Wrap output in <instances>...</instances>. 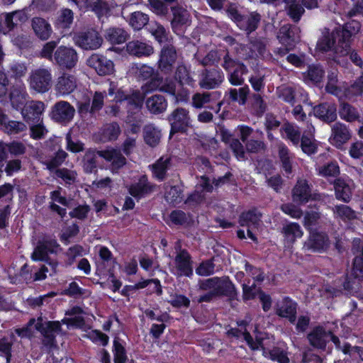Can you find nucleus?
Instances as JSON below:
<instances>
[{"label": "nucleus", "mask_w": 363, "mask_h": 363, "mask_svg": "<svg viewBox=\"0 0 363 363\" xmlns=\"http://www.w3.org/2000/svg\"><path fill=\"white\" fill-rule=\"evenodd\" d=\"M62 250V248L55 237L45 236L38 241L31 254V259L35 262H44L55 270L58 262L52 259L49 255H57Z\"/></svg>", "instance_id": "nucleus-1"}, {"label": "nucleus", "mask_w": 363, "mask_h": 363, "mask_svg": "<svg viewBox=\"0 0 363 363\" xmlns=\"http://www.w3.org/2000/svg\"><path fill=\"white\" fill-rule=\"evenodd\" d=\"M360 28V23L353 21L339 26L332 31L335 41L337 40L336 52L340 56L349 54L353 38L359 32Z\"/></svg>", "instance_id": "nucleus-2"}, {"label": "nucleus", "mask_w": 363, "mask_h": 363, "mask_svg": "<svg viewBox=\"0 0 363 363\" xmlns=\"http://www.w3.org/2000/svg\"><path fill=\"white\" fill-rule=\"evenodd\" d=\"M167 119L170 125V136L176 133H186L192 127L189 112L184 108H175Z\"/></svg>", "instance_id": "nucleus-3"}, {"label": "nucleus", "mask_w": 363, "mask_h": 363, "mask_svg": "<svg viewBox=\"0 0 363 363\" xmlns=\"http://www.w3.org/2000/svg\"><path fill=\"white\" fill-rule=\"evenodd\" d=\"M330 246V240L327 233L318 229H311L307 240L304 242L303 249L311 253H323Z\"/></svg>", "instance_id": "nucleus-4"}, {"label": "nucleus", "mask_w": 363, "mask_h": 363, "mask_svg": "<svg viewBox=\"0 0 363 363\" xmlns=\"http://www.w3.org/2000/svg\"><path fill=\"white\" fill-rule=\"evenodd\" d=\"M73 40L74 44L84 50H96L103 43L101 35L94 28L75 33Z\"/></svg>", "instance_id": "nucleus-5"}, {"label": "nucleus", "mask_w": 363, "mask_h": 363, "mask_svg": "<svg viewBox=\"0 0 363 363\" xmlns=\"http://www.w3.org/2000/svg\"><path fill=\"white\" fill-rule=\"evenodd\" d=\"M78 62L77 51L70 47L60 45L54 52L53 63L62 69H72Z\"/></svg>", "instance_id": "nucleus-6"}, {"label": "nucleus", "mask_w": 363, "mask_h": 363, "mask_svg": "<svg viewBox=\"0 0 363 363\" xmlns=\"http://www.w3.org/2000/svg\"><path fill=\"white\" fill-rule=\"evenodd\" d=\"M30 86L38 93H45L52 85V74L50 69L38 68L31 72Z\"/></svg>", "instance_id": "nucleus-7"}, {"label": "nucleus", "mask_w": 363, "mask_h": 363, "mask_svg": "<svg viewBox=\"0 0 363 363\" xmlns=\"http://www.w3.org/2000/svg\"><path fill=\"white\" fill-rule=\"evenodd\" d=\"M298 303L289 296H284L274 306L275 314L294 324L297 318Z\"/></svg>", "instance_id": "nucleus-8"}, {"label": "nucleus", "mask_w": 363, "mask_h": 363, "mask_svg": "<svg viewBox=\"0 0 363 363\" xmlns=\"http://www.w3.org/2000/svg\"><path fill=\"white\" fill-rule=\"evenodd\" d=\"M199 85L206 89H213L218 87L224 80L223 71L218 67L205 68L201 74Z\"/></svg>", "instance_id": "nucleus-9"}, {"label": "nucleus", "mask_w": 363, "mask_h": 363, "mask_svg": "<svg viewBox=\"0 0 363 363\" xmlns=\"http://www.w3.org/2000/svg\"><path fill=\"white\" fill-rule=\"evenodd\" d=\"M298 30V28L296 26L289 24L284 25L279 28L277 38L285 47V51H281L282 55L295 48L300 38Z\"/></svg>", "instance_id": "nucleus-10"}, {"label": "nucleus", "mask_w": 363, "mask_h": 363, "mask_svg": "<svg viewBox=\"0 0 363 363\" xmlns=\"http://www.w3.org/2000/svg\"><path fill=\"white\" fill-rule=\"evenodd\" d=\"M89 67L93 68L99 76L111 75L114 72V63L103 55L92 54L86 60Z\"/></svg>", "instance_id": "nucleus-11"}, {"label": "nucleus", "mask_w": 363, "mask_h": 363, "mask_svg": "<svg viewBox=\"0 0 363 363\" xmlns=\"http://www.w3.org/2000/svg\"><path fill=\"white\" fill-rule=\"evenodd\" d=\"M312 187L306 179H298L291 191L293 201L298 205H305L310 201L314 200Z\"/></svg>", "instance_id": "nucleus-12"}, {"label": "nucleus", "mask_w": 363, "mask_h": 363, "mask_svg": "<svg viewBox=\"0 0 363 363\" xmlns=\"http://www.w3.org/2000/svg\"><path fill=\"white\" fill-rule=\"evenodd\" d=\"M74 113V108L69 102L60 101L52 107L50 116L55 122L67 123L73 118Z\"/></svg>", "instance_id": "nucleus-13"}, {"label": "nucleus", "mask_w": 363, "mask_h": 363, "mask_svg": "<svg viewBox=\"0 0 363 363\" xmlns=\"http://www.w3.org/2000/svg\"><path fill=\"white\" fill-rule=\"evenodd\" d=\"M44 110L45 104L43 102L31 101L21 110V112L26 122L29 124H34L42 122V115Z\"/></svg>", "instance_id": "nucleus-14"}, {"label": "nucleus", "mask_w": 363, "mask_h": 363, "mask_svg": "<svg viewBox=\"0 0 363 363\" xmlns=\"http://www.w3.org/2000/svg\"><path fill=\"white\" fill-rule=\"evenodd\" d=\"M176 60L177 51L172 43L165 45L161 49L158 67L162 72L169 74L172 71Z\"/></svg>", "instance_id": "nucleus-15"}, {"label": "nucleus", "mask_w": 363, "mask_h": 363, "mask_svg": "<svg viewBox=\"0 0 363 363\" xmlns=\"http://www.w3.org/2000/svg\"><path fill=\"white\" fill-rule=\"evenodd\" d=\"M155 186L148 180L147 176L143 174L140 177L137 182L131 184L128 188V194L135 198L138 201L151 194Z\"/></svg>", "instance_id": "nucleus-16"}, {"label": "nucleus", "mask_w": 363, "mask_h": 363, "mask_svg": "<svg viewBox=\"0 0 363 363\" xmlns=\"http://www.w3.org/2000/svg\"><path fill=\"white\" fill-rule=\"evenodd\" d=\"M28 96L26 88L23 83L12 85L10 87L9 94H7L12 108L16 111H21L27 104Z\"/></svg>", "instance_id": "nucleus-17"}, {"label": "nucleus", "mask_w": 363, "mask_h": 363, "mask_svg": "<svg viewBox=\"0 0 363 363\" xmlns=\"http://www.w3.org/2000/svg\"><path fill=\"white\" fill-rule=\"evenodd\" d=\"M213 291L216 297L225 296L230 301H240L238 289L228 277L223 279L219 277V281Z\"/></svg>", "instance_id": "nucleus-18"}, {"label": "nucleus", "mask_w": 363, "mask_h": 363, "mask_svg": "<svg viewBox=\"0 0 363 363\" xmlns=\"http://www.w3.org/2000/svg\"><path fill=\"white\" fill-rule=\"evenodd\" d=\"M176 269L179 276H193V261L190 253L186 249L180 250L174 258Z\"/></svg>", "instance_id": "nucleus-19"}, {"label": "nucleus", "mask_w": 363, "mask_h": 363, "mask_svg": "<svg viewBox=\"0 0 363 363\" xmlns=\"http://www.w3.org/2000/svg\"><path fill=\"white\" fill-rule=\"evenodd\" d=\"M313 113L316 118L327 123L337 119V106L332 102H323L315 106Z\"/></svg>", "instance_id": "nucleus-20"}, {"label": "nucleus", "mask_w": 363, "mask_h": 363, "mask_svg": "<svg viewBox=\"0 0 363 363\" xmlns=\"http://www.w3.org/2000/svg\"><path fill=\"white\" fill-rule=\"evenodd\" d=\"M74 21V12L70 9H62L56 18L54 26L63 35L69 31Z\"/></svg>", "instance_id": "nucleus-21"}, {"label": "nucleus", "mask_w": 363, "mask_h": 363, "mask_svg": "<svg viewBox=\"0 0 363 363\" xmlns=\"http://www.w3.org/2000/svg\"><path fill=\"white\" fill-rule=\"evenodd\" d=\"M308 340L311 346L324 350L328 342V331L320 325L315 326L308 334Z\"/></svg>", "instance_id": "nucleus-22"}, {"label": "nucleus", "mask_w": 363, "mask_h": 363, "mask_svg": "<svg viewBox=\"0 0 363 363\" xmlns=\"http://www.w3.org/2000/svg\"><path fill=\"white\" fill-rule=\"evenodd\" d=\"M172 165V160L170 157H161L151 165L152 176L159 182H163L167 178V171Z\"/></svg>", "instance_id": "nucleus-23"}, {"label": "nucleus", "mask_w": 363, "mask_h": 363, "mask_svg": "<svg viewBox=\"0 0 363 363\" xmlns=\"http://www.w3.org/2000/svg\"><path fill=\"white\" fill-rule=\"evenodd\" d=\"M335 39L333 34V32H330L328 28H325L322 33L321 37L318 40L315 50L318 53L324 54L330 51L336 50L335 48ZM335 53L336 51L335 52Z\"/></svg>", "instance_id": "nucleus-24"}, {"label": "nucleus", "mask_w": 363, "mask_h": 363, "mask_svg": "<svg viewBox=\"0 0 363 363\" xmlns=\"http://www.w3.org/2000/svg\"><path fill=\"white\" fill-rule=\"evenodd\" d=\"M77 87V79L74 75L63 73L59 77L55 85L56 91L61 95L72 93Z\"/></svg>", "instance_id": "nucleus-25"}, {"label": "nucleus", "mask_w": 363, "mask_h": 363, "mask_svg": "<svg viewBox=\"0 0 363 363\" xmlns=\"http://www.w3.org/2000/svg\"><path fill=\"white\" fill-rule=\"evenodd\" d=\"M32 28L35 35L41 40H47L52 33L50 24L44 18L35 17L32 20Z\"/></svg>", "instance_id": "nucleus-26"}, {"label": "nucleus", "mask_w": 363, "mask_h": 363, "mask_svg": "<svg viewBox=\"0 0 363 363\" xmlns=\"http://www.w3.org/2000/svg\"><path fill=\"white\" fill-rule=\"evenodd\" d=\"M126 50L131 55L138 57H147L153 53L152 45L139 40H133L126 44Z\"/></svg>", "instance_id": "nucleus-27"}, {"label": "nucleus", "mask_w": 363, "mask_h": 363, "mask_svg": "<svg viewBox=\"0 0 363 363\" xmlns=\"http://www.w3.org/2000/svg\"><path fill=\"white\" fill-rule=\"evenodd\" d=\"M174 81H176L180 86L194 87L196 81L191 74V70L185 65H179L175 70L174 75Z\"/></svg>", "instance_id": "nucleus-28"}, {"label": "nucleus", "mask_w": 363, "mask_h": 363, "mask_svg": "<svg viewBox=\"0 0 363 363\" xmlns=\"http://www.w3.org/2000/svg\"><path fill=\"white\" fill-rule=\"evenodd\" d=\"M261 20V16L257 12H251L249 14H242V18L237 25L241 30L251 33L257 30Z\"/></svg>", "instance_id": "nucleus-29"}, {"label": "nucleus", "mask_w": 363, "mask_h": 363, "mask_svg": "<svg viewBox=\"0 0 363 363\" xmlns=\"http://www.w3.org/2000/svg\"><path fill=\"white\" fill-rule=\"evenodd\" d=\"M104 37L111 44L120 45L126 42L129 34L122 28L111 27L106 30Z\"/></svg>", "instance_id": "nucleus-30"}, {"label": "nucleus", "mask_w": 363, "mask_h": 363, "mask_svg": "<svg viewBox=\"0 0 363 363\" xmlns=\"http://www.w3.org/2000/svg\"><path fill=\"white\" fill-rule=\"evenodd\" d=\"M148 111L153 114H160L166 111L167 101L165 97L160 94H155L147 99L145 101Z\"/></svg>", "instance_id": "nucleus-31"}, {"label": "nucleus", "mask_w": 363, "mask_h": 363, "mask_svg": "<svg viewBox=\"0 0 363 363\" xmlns=\"http://www.w3.org/2000/svg\"><path fill=\"white\" fill-rule=\"evenodd\" d=\"M333 140L337 147H340L351 138V134L347 126L341 123H336L332 128Z\"/></svg>", "instance_id": "nucleus-32"}, {"label": "nucleus", "mask_w": 363, "mask_h": 363, "mask_svg": "<svg viewBox=\"0 0 363 363\" xmlns=\"http://www.w3.org/2000/svg\"><path fill=\"white\" fill-rule=\"evenodd\" d=\"M121 133V127L118 122L106 123L100 130L101 140L103 142L116 140Z\"/></svg>", "instance_id": "nucleus-33"}, {"label": "nucleus", "mask_w": 363, "mask_h": 363, "mask_svg": "<svg viewBox=\"0 0 363 363\" xmlns=\"http://www.w3.org/2000/svg\"><path fill=\"white\" fill-rule=\"evenodd\" d=\"M281 233L284 235L285 240L289 244H294L297 238L303 236V231L301 226L297 223H289L284 225Z\"/></svg>", "instance_id": "nucleus-34"}, {"label": "nucleus", "mask_w": 363, "mask_h": 363, "mask_svg": "<svg viewBox=\"0 0 363 363\" xmlns=\"http://www.w3.org/2000/svg\"><path fill=\"white\" fill-rule=\"evenodd\" d=\"M333 185L336 199L345 203L350 202L352 197V191L345 180L340 178L336 179Z\"/></svg>", "instance_id": "nucleus-35"}, {"label": "nucleus", "mask_w": 363, "mask_h": 363, "mask_svg": "<svg viewBox=\"0 0 363 363\" xmlns=\"http://www.w3.org/2000/svg\"><path fill=\"white\" fill-rule=\"evenodd\" d=\"M340 117L347 122L359 121L360 115L357 108L347 102H343L339 108Z\"/></svg>", "instance_id": "nucleus-36"}, {"label": "nucleus", "mask_w": 363, "mask_h": 363, "mask_svg": "<svg viewBox=\"0 0 363 363\" xmlns=\"http://www.w3.org/2000/svg\"><path fill=\"white\" fill-rule=\"evenodd\" d=\"M281 133L286 134L285 138L289 140L294 146H298L301 140V131L298 127L294 126L289 122L283 124L280 129Z\"/></svg>", "instance_id": "nucleus-37"}, {"label": "nucleus", "mask_w": 363, "mask_h": 363, "mask_svg": "<svg viewBox=\"0 0 363 363\" xmlns=\"http://www.w3.org/2000/svg\"><path fill=\"white\" fill-rule=\"evenodd\" d=\"M84 6L87 10L94 12L99 18L104 16L109 11L108 4L105 0H84Z\"/></svg>", "instance_id": "nucleus-38"}, {"label": "nucleus", "mask_w": 363, "mask_h": 363, "mask_svg": "<svg viewBox=\"0 0 363 363\" xmlns=\"http://www.w3.org/2000/svg\"><path fill=\"white\" fill-rule=\"evenodd\" d=\"M67 157L68 154L65 150L59 149L50 159L42 163L46 166L47 169L50 172H55V170L60 169L59 167L64 163Z\"/></svg>", "instance_id": "nucleus-39"}, {"label": "nucleus", "mask_w": 363, "mask_h": 363, "mask_svg": "<svg viewBox=\"0 0 363 363\" xmlns=\"http://www.w3.org/2000/svg\"><path fill=\"white\" fill-rule=\"evenodd\" d=\"M123 342L116 337L113 342V353L114 363H126L128 360L127 352Z\"/></svg>", "instance_id": "nucleus-40"}, {"label": "nucleus", "mask_w": 363, "mask_h": 363, "mask_svg": "<svg viewBox=\"0 0 363 363\" xmlns=\"http://www.w3.org/2000/svg\"><path fill=\"white\" fill-rule=\"evenodd\" d=\"M247 72L248 69L244 63L238 64L235 69L229 72L228 80L233 86L242 85L244 83L243 75Z\"/></svg>", "instance_id": "nucleus-41"}, {"label": "nucleus", "mask_w": 363, "mask_h": 363, "mask_svg": "<svg viewBox=\"0 0 363 363\" xmlns=\"http://www.w3.org/2000/svg\"><path fill=\"white\" fill-rule=\"evenodd\" d=\"M242 337L251 350L256 351L262 349L263 351V355L267 357V349L264 346L263 339L262 337L256 336L255 340H254L247 330L243 331Z\"/></svg>", "instance_id": "nucleus-42"}, {"label": "nucleus", "mask_w": 363, "mask_h": 363, "mask_svg": "<svg viewBox=\"0 0 363 363\" xmlns=\"http://www.w3.org/2000/svg\"><path fill=\"white\" fill-rule=\"evenodd\" d=\"M340 172V167L335 160L327 162L318 167V175L325 178L337 177Z\"/></svg>", "instance_id": "nucleus-43"}, {"label": "nucleus", "mask_w": 363, "mask_h": 363, "mask_svg": "<svg viewBox=\"0 0 363 363\" xmlns=\"http://www.w3.org/2000/svg\"><path fill=\"white\" fill-rule=\"evenodd\" d=\"M143 138L147 145L155 147L159 144L160 133L152 125H146L143 129Z\"/></svg>", "instance_id": "nucleus-44"}, {"label": "nucleus", "mask_w": 363, "mask_h": 363, "mask_svg": "<svg viewBox=\"0 0 363 363\" xmlns=\"http://www.w3.org/2000/svg\"><path fill=\"white\" fill-rule=\"evenodd\" d=\"M333 213L336 217L340 218L344 221L352 220L357 217L355 211L349 206L344 204L335 206Z\"/></svg>", "instance_id": "nucleus-45"}, {"label": "nucleus", "mask_w": 363, "mask_h": 363, "mask_svg": "<svg viewBox=\"0 0 363 363\" xmlns=\"http://www.w3.org/2000/svg\"><path fill=\"white\" fill-rule=\"evenodd\" d=\"M279 157L281 163V168L289 175L292 173V164L289 156V150L284 144L279 148Z\"/></svg>", "instance_id": "nucleus-46"}, {"label": "nucleus", "mask_w": 363, "mask_h": 363, "mask_svg": "<svg viewBox=\"0 0 363 363\" xmlns=\"http://www.w3.org/2000/svg\"><path fill=\"white\" fill-rule=\"evenodd\" d=\"M169 221L166 223L171 226L173 225H184L189 222V217L186 213L179 209L173 210L170 212L168 216Z\"/></svg>", "instance_id": "nucleus-47"}, {"label": "nucleus", "mask_w": 363, "mask_h": 363, "mask_svg": "<svg viewBox=\"0 0 363 363\" xmlns=\"http://www.w3.org/2000/svg\"><path fill=\"white\" fill-rule=\"evenodd\" d=\"M151 33L161 46L172 44V38L169 36V32L163 26L157 25L155 29L152 30Z\"/></svg>", "instance_id": "nucleus-48"}, {"label": "nucleus", "mask_w": 363, "mask_h": 363, "mask_svg": "<svg viewBox=\"0 0 363 363\" xmlns=\"http://www.w3.org/2000/svg\"><path fill=\"white\" fill-rule=\"evenodd\" d=\"M352 274L355 278L363 279V245L359 247L352 261Z\"/></svg>", "instance_id": "nucleus-49"}, {"label": "nucleus", "mask_w": 363, "mask_h": 363, "mask_svg": "<svg viewBox=\"0 0 363 363\" xmlns=\"http://www.w3.org/2000/svg\"><path fill=\"white\" fill-rule=\"evenodd\" d=\"M267 357L279 363H289L286 350L280 347H273L272 349L267 350Z\"/></svg>", "instance_id": "nucleus-50"}, {"label": "nucleus", "mask_w": 363, "mask_h": 363, "mask_svg": "<svg viewBox=\"0 0 363 363\" xmlns=\"http://www.w3.org/2000/svg\"><path fill=\"white\" fill-rule=\"evenodd\" d=\"M97 156L98 154L96 151L88 150L83 159L84 170L86 173H92L97 167Z\"/></svg>", "instance_id": "nucleus-51"}, {"label": "nucleus", "mask_w": 363, "mask_h": 363, "mask_svg": "<svg viewBox=\"0 0 363 363\" xmlns=\"http://www.w3.org/2000/svg\"><path fill=\"white\" fill-rule=\"evenodd\" d=\"M250 89L247 85L240 87L238 90L230 89L229 97L232 101L238 102L240 105H245L247 101Z\"/></svg>", "instance_id": "nucleus-52"}, {"label": "nucleus", "mask_w": 363, "mask_h": 363, "mask_svg": "<svg viewBox=\"0 0 363 363\" xmlns=\"http://www.w3.org/2000/svg\"><path fill=\"white\" fill-rule=\"evenodd\" d=\"M148 21V15L141 11H135L130 15L129 23L133 29L139 30L147 25Z\"/></svg>", "instance_id": "nucleus-53"}, {"label": "nucleus", "mask_w": 363, "mask_h": 363, "mask_svg": "<svg viewBox=\"0 0 363 363\" xmlns=\"http://www.w3.org/2000/svg\"><path fill=\"white\" fill-rule=\"evenodd\" d=\"M141 86L142 92L146 95L150 92H152L156 90L160 91V88L161 84L162 82V77L160 75L159 73H157L152 77L145 81Z\"/></svg>", "instance_id": "nucleus-54"}, {"label": "nucleus", "mask_w": 363, "mask_h": 363, "mask_svg": "<svg viewBox=\"0 0 363 363\" xmlns=\"http://www.w3.org/2000/svg\"><path fill=\"white\" fill-rule=\"evenodd\" d=\"M141 86L142 92L146 95L150 92H152L156 90L160 91V88L161 84L162 82V77L160 75L159 73H157L152 77L145 81Z\"/></svg>", "instance_id": "nucleus-55"}, {"label": "nucleus", "mask_w": 363, "mask_h": 363, "mask_svg": "<svg viewBox=\"0 0 363 363\" xmlns=\"http://www.w3.org/2000/svg\"><path fill=\"white\" fill-rule=\"evenodd\" d=\"M166 199L173 205L181 203L184 201V191L182 186H172L167 192Z\"/></svg>", "instance_id": "nucleus-56"}, {"label": "nucleus", "mask_w": 363, "mask_h": 363, "mask_svg": "<svg viewBox=\"0 0 363 363\" xmlns=\"http://www.w3.org/2000/svg\"><path fill=\"white\" fill-rule=\"evenodd\" d=\"M160 91L172 96L174 98L175 102L183 101L181 96L176 93L175 81L172 79L166 78L164 80L162 79Z\"/></svg>", "instance_id": "nucleus-57"}, {"label": "nucleus", "mask_w": 363, "mask_h": 363, "mask_svg": "<svg viewBox=\"0 0 363 363\" xmlns=\"http://www.w3.org/2000/svg\"><path fill=\"white\" fill-rule=\"evenodd\" d=\"M150 284H153L154 285H155V290L149 289L150 292L148 294H152L155 293L157 296H161L163 292L162 286L160 279H158L157 278L143 279V281H138L136 284H135V287L136 288V290H139L145 289Z\"/></svg>", "instance_id": "nucleus-58"}, {"label": "nucleus", "mask_w": 363, "mask_h": 363, "mask_svg": "<svg viewBox=\"0 0 363 363\" xmlns=\"http://www.w3.org/2000/svg\"><path fill=\"white\" fill-rule=\"evenodd\" d=\"M259 218L256 209H250L242 212L239 216V224L244 226H249L250 224H256Z\"/></svg>", "instance_id": "nucleus-59"}, {"label": "nucleus", "mask_w": 363, "mask_h": 363, "mask_svg": "<svg viewBox=\"0 0 363 363\" xmlns=\"http://www.w3.org/2000/svg\"><path fill=\"white\" fill-rule=\"evenodd\" d=\"M145 95L138 90L134 91L131 94H128L126 102L128 106L135 109H140L143 106Z\"/></svg>", "instance_id": "nucleus-60"}, {"label": "nucleus", "mask_w": 363, "mask_h": 363, "mask_svg": "<svg viewBox=\"0 0 363 363\" xmlns=\"http://www.w3.org/2000/svg\"><path fill=\"white\" fill-rule=\"evenodd\" d=\"M325 75L323 69L316 65H309L307 70V78L315 84L320 83Z\"/></svg>", "instance_id": "nucleus-61"}, {"label": "nucleus", "mask_w": 363, "mask_h": 363, "mask_svg": "<svg viewBox=\"0 0 363 363\" xmlns=\"http://www.w3.org/2000/svg\"><path fill=\"white\" fill-rule=\"evenodd\" d=\"M300 146L302 151L308 155H313L318 151V146L315 142L308 135L304 134L301 136Z\"/></svg>", "instance_id": "nucleus-62"}, {"label": "nucleus", "mask_w": 363, "mask_h": 363, "mask_svg": "<svg viewBox=\"0 0 363 363\" xmlns=\"http://www.w3.org/2000/svg\"><path fill=\"white\" fill-rule=\"evenodd\" d=\"M215 264L213 259L202 261L196 269V273L199 276L208 277L214 274Z\"/></svg>", "instance_id": "nucleus-63"}, {"label": "nucleus", "mask_w": 363, "mask_h": 363, "mask_svg": "<svg viewBox=\"0 0 363 363\" xmlns=\"http://www.w3.org/2000/svg\"><path fill=\"white\" fill-rule=\"evenodd\" d=\"M4 130L10 135L19 134L27 128L26 124L21 121L8 120L4 125Z\"/></svg>", "instance_id": "nucleus-64"}]
</instances>
